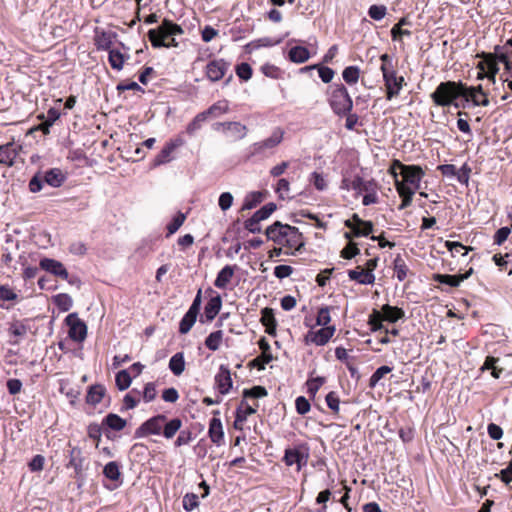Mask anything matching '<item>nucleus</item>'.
Wrapping results in <instances>:
<instances>
[{"label":"nucleus","instance_id":"nucleus-1","mask_svg":"<svg viewBox=\"0 0 512 512\" xmlns=\"http://www.w3.org/2000/svg\"><path fill=\"white\" fill-rule=\"evenodd\" d=\"M183 33L180 25L165 18L156 29H150L147 36L154 48H171L179 46L175 36Z\"/></svg>","mask_w":512,"mask_h":512},{"label":"nucleus","instance_id":"nucleus-2","mask_svg":"<svg viewBox=\"0 0 512 512\" xmlns=\"http://www.w3.org/2000/svg\"><path fill=\"white\" fill-rule=\"evenodd\" d=\"M463 88L464 83L461 81H444L436 87L430 97L436 106L460 108L458 99L463 95Z\"/></svg>","mask_w":512,"mask_h":512},{"label":"nucleus","instance_id":"nucleus-3","mask_svg":"<svg viewBox=\"0 0 512 512\" xmlns=\"http://www.w3.org/2000/svg\"><path fill=\"white\" fill-rule=\"evenodd\" d=\"M380 60L382 62L380 70L383 74V81L386 88V99L391 100L399 95L405 84V80L403 76H397L393 59L389 54H382Z\"/></svg>","mask_w":512,"mask_h":512},{"label":"nucleus","instance_id":"nucleus-4","mask_svg":"<svg viewBox=\"0 0 512 512\" xmlns=\"http://www.w3.org/2000/svg\"><path fill=\"white\" fill-rule=\"evenodd\" d=\"M329 104L333 112L338 116L347 115L353 108V101L347 88L342 83H334L329 86Z\"/></svg>","mask_w":512,"mask_h":512},{"label":"nucleus","instance_id":"nucleus-5","mask_svg":"<svg viewBox=\"0 0 512 512\" xmlns=\"http://www.w3.org/2000/svg\"><path fill=\"white\" fill-rule=\"evenodd\" d=\"M66 175L59 168H51L44 172H37L29 181L28 187L31 193H37L42 190L43 184L46 183L51 187L58 188L63 185Z\"/></svg>","mask_w":512,"mask_h":512},{"label":"nucleus","instance_id":"nucleus-6","mask_svg":"<svg viewBox=\"0 0 512 512\" xmlns=\"http://www.w3.org/2000/svg\"><path fill=\"white\" fill-rule=\"evenodd\" d=\"M396 169L400 170V174L404 179L403 182L406 185H412L415 189L420 187V182L425 175V172L419 165H406L397 159L393 160L389 172L395 180L398 179V173L396 172Z\"/></svg>","mask_w":512,"mask_h":512},{"label":"nucleus","instance_id":"nucleus-7","mask_svg":"<svg viewBox=\"0 0 512 512\" xmlns=\"http://www.w3.org/2000/svg\"><path fill=\"white\" fill-rule=\"evenodd\" d=\"M310 457V448L307 443H300L293 447L285 449L282 461L286 466H297L296 470L299 472L308 463Z\"/></svg>","mask_w":512,"mask_h":512},{"label":"nucleus","instance_id":"nucleus-8","mask_svg":"<svg viewBox=\"0 0 512 512\" xmlns=\"http://www.w3.org/2000/svg\"><path fill=\"white\" fill-rule=\"evenodd\" d=\"M477 56L482 58V61L477 64L479 69L478 79L487 77L494 84L496 82V75L499 72L498 62H500L496 50L494 49L493 53L482 52Z\"/></svg>","mask_w":512,"mask_h":512},{"label":"nucleus","instance_id":"nucleus-9","mask_svg":"<svg viewBox=\"0 0 512 512\" xmlns=\"http://www.w3.org/2000/svg\"><path fill=\"white\" fill-rule=\"evenodd\" d=\"M283 136L284 131L279 127L276 128L268 138L251 145L249 158L267 156V151L276 148L282 142Z\"/></svg>","mask_w":512,"mask_h":512},{"label":"nucleus","instance_id":"nucleus-10","mask_svg":"<svg viewBox=\"0 0 512 512\" xmlns=\"http://www.w3.org/2000/svg\"><path fill=\"white\" fill-rule=\"evenodd\" d=\"M166 422V415L157 414L143 422L134 433L135 438H142L149 435H161L162 427Z\"/></svg>","mask_w":512,"mask_h":512},{"label":"nucleus","instance_id":"nucleus-11","mask_svg":"<svg viewBox=\"0 0 512 512\" xmlns=\"http://www.w3.org/2000/svg\"><path fill=\"white\" fill-rule=\"evenodd\" d=\"M84 462L85 457L83 456L81 448L77 446L72 447L69 451V461L66 464V467H72L74 469V478L77 480L78 488H81L85 481Z\"/></svg>","mask_w":512,"mask_h":512},{"label":"nucleus","instance_id":"nucleus-12","mask_svg":"<svg viewBox=\"0 0 512 512\" xmlns=\"http://www.w3.org/2000/svg\"><path fill=\"white\" fill-rule=\"evenodd\" d=\"M65 323L69 327L68 335L72 340L76 342L85 340L87 336V326L85 322L78 317L77 313L69 314L65 318Z\"/></svg>","mask_w":512,"mask_h":512},{"label":"nucleus","instance_id":"nucleus-13","mask_svg":"<svg viewBox=\"0 0 512 512\" xmlns=\"http://www.w3.org/2000/svg\"><path fill=\"white\" fill-rule=\"evenodd\" d=\"M335 331L334 325L322 327L317 331L310 330L304 337L305 344L313 343L317 346H324L333 337Z\"/></svg>","mask_w":512,"mask_h":512},{"label":"nucleus","instance_id":"nucleus-14","mask_svg":"<svg viewBox=\"0 0 512 512\" xmlns=\"http://www.w3.org/2000/svg\"><path fill=\"white\" fill-rule=\"evenodd\" d=\"M291 225L283 224L280 221H275L268 226L265 230V235L268 240L273 241L278 245H283L286 242Z\"/></svg>","mask_w":512,"mask_h":512},{"label":"nucleus","instance_id":"nucleus-15","mask_svg":"<svg viewBox=\"0 0 512 512\" xmlns=\"http://www.w3.org/2000/svg\"><path fill=\"white\" fill-rule=\"evenodd\" d=\"M182 145V140H170L165 144V146L161 149V151L156 155L153 162L151 163V168L158 167L160 165L167 164L173 160V152Z\"/></svg>","mask_w":512,"mask_h":512},{"label":"nucleus","instance_id":"nucleus-16","mask_svg":"<svg viewBox=\"0 0 512 512\" xmlns=\"http://www.w3.org/2000/svg\"><path fill=\"white\" fill-rule=\"evenodd\" d=\"M229 66L230 64L224 59L212 60L206 65V76L212 82L219 81L224 77L229 69Z\"/></svg>","mask_w":512,"mask_h":512},{"label":"nucleus","instance_id":"nucleus-17","mask_svg":"<svg viewBox=\"0 0 512 512\" xmlns=\"http://www.w3.org/2000/svg\"><path fill=\"white\" fill-rule=\"evenodd\" d=\"M289 249H293L292 252H285L288 255H296V252H301L305 246L303 234L297 227L291 226L286 242L284 244Z\"/></svg>","mask_w":512,"mask_h":512},{"label":"nucleus","instance_id":"nucleus-18","mask_svg":"<svg viewBox=\"0 0 512 512\" xmlns=\"http://www.w3.org/2000/svg\"><path fill=\"white\" fill-rule=\"evenodd\" d=\"M232 378L230 370L225 365H220L219 371L215 376V385L219 393L226 395L232 388Z\"/></svg>","mask_w":512,"mask_h":512},{"label":"nucleus","instance_id":"nucleus-19","mask_svg":"<svg viewBox=\"0 0 512 512\" xmlns=\"http://www.w3.org/2000/svg\"><path fill=\"white\" fill-rule=\"evenodd\" d=\"M39 267L56 276V277H59V278H67V269L65 268V266L58 260H55V259H52V258H47V257H44L40 260L39 262Z\"/></svg>","mask_w":512,"mask_h":512},{"label":"nucleus","instance_id":"nucleus-20","mask_svg":"<svg viewBox=\"0 0 512 512\" xmlns=\"http://www.w3.org/2000/svg\"><path fill=\"white\" fill-rule=\"evenodd\" d=\"M219 414H220L219 410L213 411L214 416L210 420L209 430H208V434H209L211 441L218 446L222 444L223 439H224V431H223L222 422L219 418L216 417Z\"/></svg>","mask_w":512,"mask_h":512},{"label":"nucleus","instance_id":"nucleus-21","mask_svg":"<svg viewBox=\"0 0 512 512\" xmlns=\"http://www.w3.org/2000/svg\"><path fill=\"white\" fill-rule=\"evenodd\" d=\"M256 408L249 405L245 400L240 402L235 412V420L233 428L236 430H243V423L247 420V417L256 413Z\"/></svg>","mask_w":512,"mask_h":512},{"label":"nucleus","instance_id":"nucleus-22","mask_svg":"<svg viewBox=\"0 0 512 512\" xmlns=\"http://www.w3.org/2000/svg\"><path fill=\"white\" fill-rule=\"evenodd\" d=\"M106 393L107 390L103 384L96 383L90 385L87 389L85 401L87 404L95 407L103 400V398L106 396Z\"/></svg>","mask_w":512,"mask_h":512},{"label":"nucleus","instance_id":"nucleus-23","mask_svg":"<svg viewBox=\"0 0 512 512\" xmlns=\"http://www.w3.org/2000/svg\"><path fill=\"white\" fill-rule=\"evenodd\" d=\"M61 113L56 107H51L47 111V115L41 114L38 116L43 122L39 124L35 129L40 130L43 134L48 135L50 133V127L60 118Z\"/></svg>","mask_w":512,"mask_h":512},{"label":"nucleus","instance_id":"nucleus-24","mask_svg":"<svg viewBox=\"0 0 512 512\" xmlns=\"http://www.w3.org/2000/svg\"><path fill=\"white\" fill-rule=\"evenodd\" d=\"M117 33L113 31H95V45L98 50L109 51L113 44V41L116 39Z\"/></svg>","mask_w":512,"mask_h":512},{"label":"nucleus","instance_id":"nucleus-25","mask_svg":"<svg viewBox=\"0 0 512 512\" xmlns=\"http://www.w3.org/2000/svg\"><path fill=\"white\" fill-rule=\"evenodd\" d=\"M260 322L265 326V332L267 334L276 336L277 321L272 308L265 307L261 310Z\"/></svg>","mask_w":512,"mask_h":512},{"label":"nucleus","instance_id":"nucleus-26","mask_svg":"<svg viewBox=\"0 0 512 512\" xmlns=\"http://www.w3.org/2000/svg\"><path fill=\"white\" fill-rule=\"evenodd\" d=\"M395 188L402 199L398 209L403 210L409 207L412 203L413 195L415 193L414 189L406 185L404 182L399 181L398 179H396Z\"/></svg>","mask_w":512,"mask_h":512},{"label":"nucleus","instance_id":"nucleus-27","mask_svg":"<svg viewBox=\"0 0 512 512\" xmlns=\"http://www.w3.org/2000/svg\"><path fill=\"white\" fill-rule=\"evenodd\" d=\"M237 268V265L224 266L217 274V277L214 281L215 287L219 289H225L227 285L230 283Z\"/></svg>","mask_w":512,"mask_h":512},{"label":"nucleus","instance_id":"nucleus-28","mask_svg":"<svg viewBox=\"0 0 512 512\" xmlns=\"http://www.w3.org/2000/svg\"><path fill=\"white\" fill-rule=\"evenodd\" d=\"M348 277L350 280L364 285H371L375 282V275L371 272H366L360 266L354 270H348Z\"/></svg>","mask_w":512,"mask_h":512},{"label":"nucleus","instance_id":"nucleus-29","mask_svg":"<svg viewBox=\"0 0 512 512\" xmlns=\"http://www.w3.org/2000/svg\"><path fill=\"white\" fill-rule=\"evenodd\" d=\"M127 425V421L118 414L109 413L102 420V426L112 431H121Z\"/></svg>","mask_w":512,"mask_h":512},{"label":"nucleus","instance_id":"nucleus-30","mask_svg":"<svg viewBox=\"0 0 512 512\" xmlns=\"http://www.w3.org/2000/svg\"><path fill=\"white\" fill-rule=\"evenodd\" d=\"M222 307V299L219 294L214 297H211L209 301L206 303L204 308V316L206 321L210 322L215 319L217 314L219 313Z\"/></svg>","mask_w":512,"mask_h":512},{"label":"nucleus","instance_id":"nucleus-31","mask_svg":"<svg viewBox=\"0 0 512 512\" xmlns=\"http://www.w3.org/2000/svg\"><path fill=\"white\" fill-rule=\"evenodd\" d=\"M381 313L384 321L395 323L405 317V312L402 308L384 304L381 308Z\"/></svg>","mask_w":512,"mask_h":512},{"label":"nucleus","instance_id":"nucleus-32","mask_svg":"<svg viewBox=\"0 0 512 512\" xmlns=\"http://www.w3.org/2000/svg\"><path fill=\"white\" fill-rule=\"evenodd\" d=\"M377 182L374 179H370L365 181L361 176L356 175L354 179L351 181V188L352 190L356 191L357 193L369 192L377 190Z\"/></svg>","mask_w":512,"mask_h":512},{"label":"nucleus","instance_id":"nucleus-33","mask_svg":"<svg viewBox=\"0 0 512 512\" xmlns=\"http://www.w3.org/2000/svg\"><path fill=\"white\" fill-rule=\"evenodd\" d=\"M183 423L182 420L178 417L168 419L166 417V422L162 427L161 435L166 439H172L178 431H180Z\"/></svg>","mask_w":512,"mask_h":512},{"label":"nucleus","instance_id":"nucleus-34","mask_svg":"<svg viewBox=\"0 0 512 512\" xmlns=\"http://www.w3.org/2000/svg\"><path fill=\"white\" fill-rule=\"evenodd\" d=\"M17 156V150L14 143H7L0 146V163L12 166Z\"/></svg>","mask_w":512,"mask_h":512},{"label":"nucleus","instance_id":"nucleus-35","mask_svg":"<svg viewBox=\"0 0 512 512\" xmlns=\"http://www.w3.org/2000/svg\"><path fill=\"white\" fill-rule=\"evenodd\" d=\"M288 58L293 63L301 64L310 58V52L304 46H294L289 50Z\"/></svg>","mask_w":512,"mask_h":512},{"label":"nucleus","instance_id":"nucleus-36","mask_svg":"<svg viewBox=\"0 0 512 512\" xmlns=\"http://www.w3.org/2000/svg\"><path fill=\"white\" fill-rule=\"evenodd\" d=\"M265 198V192L254 191L246 195L241 211L251 210L258 206Z\"/></svg>","mask_w":512,"mask_h":512},{"label":"nucleus","instance_id":"nucleus-37","mask_svg":"<svg viewBox=\"0 0 512 512\" xmlns=\"http://www.w3.org/2000/svg\"><path fill=\"white\" fill-rule=\"evenodd\" d=\"M169 369L175 376H180L185 370V359L183 352H177L169 361Z\"/></svg>","mask_w":512,"mask_h":512},{"label":"nucleus","instance_id":"nucleus-38","mask_svg":"<svg viewBox=\"0 0 512 512\" xmlns=\"http://www.w3.org/2000/svg\"><path fill=\"white\" fill-rule=\"evenodd\" d=\"M432 281L442 285H447L451 288L459 287L461 284V279L458 278V275L450 274L435 273L432 275Z\"/></svg>","mask_w":512,"mask_h":512},{"label":"nucleus","instance_id":"nucleus-39","mask_svg":"<svg viewBox=\"0 0 512 512\" xmlns=\"http://www.w3.org/2000/svg\"><path fill=\"white\" fill-rule=\"evenodd\" d=\"M141 391L137 389H132L128 392L123 398V406L120 411L131 410L134 409L140 402Z\"/></svg>","mask_w":512,"mask_h":512},{"label":"nucleus","instance_id":"nucleus-40","mask_svg":"<svg viewBox=\"0 0 512 512\" xmlns=\"http://www.w3.org/2000/svg\"><path fill=\"white\" fill-rule=\"evenodd\" d=\"M108 55V61L114 70L120 71L123 68L124 62L129 56H125L117 49H110Z\"/></svg>","mask_w":512,"mask_h":512},{"label":"nucleus","instance_id":"nucleus-41","mask_svg":"<svg viewBox=\"0 0 512 512\" xmlns=\"http://www.w3.org/2000/svg\"><path fill=\"white\" fill-rule=\"evenodd\" d=\"M466 84H464L463 88V95H461V98H463L464 102H472L474 106H488L489 105V99L487 95H484V97H479L480 94L477 93H471L466 92Z\"/></svg>","mask_w":512,"mask_h":512},{"label":"nucleus","instance_id":"nucleus-42","mask_svg":"<svg viewBox=\"0 0 512 512\" xmlns=\"http://www.w3.org/2000/svg\"><path fill=\"white\" fill-rule=\"evenodd\" d=\"M393 268L396 273L397 279L402 282L406 279L409 272V268L406 265L404 259L398 254L393 261Z\"/></svg>","mask_w":512,"mask_h":512},{"label":"nucleus","instance_id":"nucleus-43","mask_svg":"<svg viewBox=\"0 0 512 512\" xmlns=\"http://www.w3.org/2000/svg\"><path fill=\"white\" fill-rule=\"evenodd\" d=\"M223 132H230L232 136L235 137V139H242L247 134V128L240 122H226V128L224 129Z\"/></svg>","mask_w":512,"mask_h":512},{"label":"nucleus","instance_id":"nucleus-44","mask_svg":"<svg viewBox=\"0 0 512 512\" xmlns=\"http://www.w3.org/2000/svg\"><path fill=\"white\" fill-rule=\"evenodd\" d=\"M222 339L223 332L221 330L211 332L205 339V346L211 351H216L219 349Z\"/></svg>","mask_w":512,"mask_h":512},{"label":"nucleus","instance_id":"nucleus-45","mask_svg":"<svg viewBox=\"0 0 512 512\" xmlns=\"http://www.w3.org/2000/svg\"><path fill=\"white\" fill-rule=\"evenodd\" d=\"M229 111L228 102L226 100H220L211 105L207 110L206 114H208L209 117H219L222 114H225Z\"/></svg>","mask_w":512,"mask_h":512},{"label":"nucleus","instance_id":"nucleus-46","mask_svg":"<svg viewBox=\"0 0 512 512\" xmlns=\"http://www.w3.org/2000/svg\"><path fill=\"white\" fill-rule=\"evenodd\" d=\"M197 314L187 311L179 323L180 334H187L196 322Z\"/></svg>","mask_w":512,"mask_h":512},{"label":"nucleus","instance_id":"nucleus-47","mask_svg":"<svg viewBox=\"0 0 512 512\" xmlns=\"http://www.w3.org/2000/svg\"><path fill=\"white\" fill-rule=\"evenodd\" d=\"M53 302L59 308V310L63 312L70 310L73 305L72 298L66 293L55 295L53 297Z\"/></svg>","mask_w":512,"mask_h":512},{"label":"nucleus","instance_id":"nucleus-48","mask_svg":"<svg viewBox=\"0 0 512 512\" xmlns=\"http://www.w3.org/2000/svg\"><path fill=\"white\" fill-rule=\"evenodd\" d=\"M360 69L357 66H348L342 72L343 80L349 84H356L359 80Z\"/></svg>","mask_w":512,"mask_h":512},{"label":"nucleus","instance_id":"nucleus-49","mask_svg":"<svg viewBox=\"0 0 512 512\" xmlns=\"http://www.w3.org/2000/svg\"><path fill=\"white\" fill-rule=\"evenodd\" d=\"M115 382L116 387L120 391H124L130 387L132 378L127 370H121L116 374Z\"/></svg>","mask_w":512,"mask_h":512},{"label":"nucleus","instance_id":"nucleus-50","mask_svg":"<svg viewBox=\"0 0 512 512\" xmlns=\"http://www.w3.org/2000/svg\"><path fill=\"white\" fill-rule=\"evenodd\" d=\"M243 400L247 398H263L268 395L267 389L264 386L256 385L249 389H244L242 392Z\"/></svg>","mask_w":512,"mask_h":512},{"label":"nucleus","instance_id":"nucleus-51","mask_svg":"<svg viewBox=\"0 0 512 512\" xmlns=\"http://www.w3.org/2000/svg\"><path fill=\"white\" fill-rule=\"evenodd\" d=\"M277 209V205L273 202H269L262 206L259 210L254 212L253 216L259 221H264L270 217V215Z\"/></svg>","mask_w":512,"mask_h":512},{"label":"nucleus","instance_id":"nucleus-52","mask_svg":"<svg viewBox=\"0 0 512 512\" xmlns=\"http://www.w3.org/2000/svg\"><path fill=\"white\" fill-rule=\"evenodd\" d=\"M103 474L106 478L117 481L121 475L118 463L115 461L108 462L104 466Z\"/></svg>","mask_w":512,"mask_h":512},{"label":"nucleus","instance_id":"nucleus-53","mask_svg":"<svg viewBox=\"0 0 512 512\" xmlns=\"http://www.w3.org/2000/svg\"><path fill=\"white\" fill-rule=\"evenodd\" d=\"M384 321L382 313L376 309H373L372 313L369 315L368 324L373 332L378 330H383L385 327L382 324Z\"/></svg>","mask_w":512,"mask_h":512},{"label":"nucleus","instance_id":"nucleus-54","mask_svg":"<svg viewBox=\"0 0 512 512\" xmlns=\"http://www.w3.org/2000/svg\"><path fill=\"white\" fill-rule=\"evenodd\" d=\"M186 219V214L182 213V212H178L174 217L173 219L171 220V222L167 225V237L171 236L172 234H174L184 223Z\"/></svg>","mask_w":512,"mask_h":512},{"label":"nucleus","instance_id":"nucleus-55","mask_svg":"<svg viewBox=\"0 0 512 512\" xmlns=\"http://www.w3.org/2000/svg\"><path fill=\"white\" fill-rule=\"evenodd\" d=\"M103 431L102 423L98 424L96 422L90 423L87 427L88 437L96 442V447L99 446L101 441V435Z\"/></svg>","mask_w":512,"mask_h":512},{"label":"nucleus","instance_id":"nucleus-56","mask_svg":"<svg viewBox=\"0 0 512 512\" xmlns=\"http://www.w3.org/2000/svg\"><path fill=\"white\" fill-rule=\"evenodd\" d=\"M360 254L358 244L354 241L348 242V244L341 250L340 257L343 259L350 260Z\"/></svg>","mask_w":512,"mask_h":512},{"label":"nucleus","instance_id":"nucleus-57","mask_svg":"<svg viewBox=\"0 0 512 512\" xmlns=\"http://www.w3.org/2000/svg\"><path fill=\"white\" fill-rule=\"evenodd\" d=\"M325 377L317 376L315 378H310L307 380V392L311 397H315L316 393L320 389V387L325 383Z\"/></svg>","mask_w":512,"mask_h":512},{"label":"nucleus","instance_id":"nucleus-58","mask_svg":"<svg viewBox=\"0 0 512 512\" xmlns=\"http://www.w3.org/2000/svg\"><path fill=\"white\" fill-rule=\"evenodd\" d=\"M392 371V368L386 365L380 366L375 370L369 379V386L375 387L377 383L388 373Z\"/></svg>","mask_w":512,"mask_h":512},{"label":"nucleus","instance_id":"nucleus-59","mask_svg":"<svg viewBox=\"0 0 512 512\" xmlns=\"http://www.w3.org/2000/svg\"><path fill=\"white\" fill-rule=\"evenodd\" d=\"M330 310H331V308L328 306L319 308L317 317H316V325L322 326V327L329 326L328 324L331 321Z\"/></svg>","mask_w":512,"mask_h":512},{"label":"nucleus","instance_id":"nucleus-60","mask_svg":"<svg viewBox=\"0 0 512 512\" xmlns=\"http://www.w3.org/2000/svg\"><path fill=\"white\" fill-rule=\"evenodd\" d=\"M258 346L261 350L264 363H270L271 361H273L274 357H273L272 353L270 352L271 347L265 337H261L259 339Z\"/></svg>","mask_w":512,"mask_h":512},{"label":"nucleus","instance_id":"nucleus-61","mask_svg":"<svg viewBox=\"0 0 512 512\" xmlns=\"http://www.w3.org/2000/svg\"><path fill=\"white\" fill-rule=\"evenodd\" d=\"M445 246L451 252L452 256L456 254L466 255L469 250H472V247H465L462 243L456 241H446Z\"/></svg>","mask_w":512,"mask_h":512},{"label":"nucleus","instance_id":"nucleus-62","mask_svg":"<svg viewBox=\"0 0 512 512\" xmlns=\"http://www.w3.org/2000/svg\"><path fill=\"white\" fill-rule=\"evenodd\" d=\"M313 67H316L319 73V77L324 83H330L332 81L335 75V72L332 68L320 64H314Z\"/></svg>","mask_w":512,"mask_h":512},{"label":"nucleus","instance_id":"nucleus-63","mask_svg":"<svg viewBox=\"0 0 512 512\" xmlns=\"http://www.w3.org/2000/svg\"><path fill=\"white\" fill-rule=\"evenodd\" d=\"M325 401H326L328 408L331 409L334 414L339 413L340 399L336 392H334V391L329 392L326 395Z\"/></svg>","mask_w":512,"mask_h":512},{"label":"nucleus","instance_id":"nucleus-64","mask_svg":"<svg viewBox=\"0 0 512 512\" xmlns=\"http://www.w3.org/2000/svg\"><path fill=\"white\" fill-rule=\"evenodd\" d=\"M236 74L241 80L248 81L252 77V68L248 63L242 62L236 66Z\"/></svg>","mask_w":512,"mask_h":512}]
</instances>
